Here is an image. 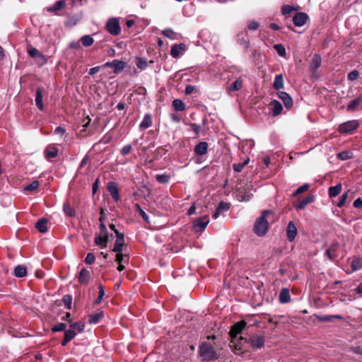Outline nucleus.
<instances>
[{"mask_svg": "<svg viewBox=\"0 0 362 362\" xmlns=\"http://www.w3.org/2000/svg\"><path fill=\"white\" fill-rule=\"evenodd\" d=\"M245 325V321L238 322L231 327L228 333L230 337L229 346L235 354H240L243 352V344L245 340L242 337L238 338V334H240Z\"/></svg>", "mask_w": 362, "mask_h": 362, "instance_id": "obj_1", "label": "nucleus"}, {"mask_svg": "<svg viewBox=\"0 0 362 362\" xmlns=\"http://www.w3.org/2000/svg\"><path fill=\"white\" fill-rule=\"evenodd\" d=\"M269 215H272V212L269 210H265L255 221L253 230L258 236H263L268 231V221L267 218Z\"/></svg>", "mask_w": 362, "mask_h": 362, "instance_id": "obj_2", "label": "nucleus"}, {"mask_svg": "<svg viewBox=\"0 0 362 362\" xmlns=\"http://www.w3.org/2000/svg\"><path fill=\"white\" fill-rule=\"evenodd\" d=\"M199 354L203 361H214L217 359L219 356L213 346L207 342H203L199 346Z\"/></svg>", "mask_w": 362, "mask_h": 362, "instance_id": "obj_3", "label": "nucleus"}, {"mask_svg": "<svg viewBox=\"0 0 362 362\" xmlns=\"http://www.w3.org/2000/svg\"><path fill=\"white\" fill-rule=\"evenodd\" d=\"M106 30L113 36H117L121 33V28L118 18H110L105 24Z\"/></svg>", "mask_w": 362, "mask_h": 362, "instance_id": "obj_4", "label": "nucleus"}, {"mask_svg": "<svg viewBox=\"0 0 362 362\" xmlns=\"http://www.w3.org/2000/svg\"><path fill=\"white\" fill-rule=\"evenodd\" d=\"M209 223L208 216H203L195 218L192 222V228L196 233L203 232Z\"/></svg>", "mask_w": 362, "mask_h": 362, "instance_id": "obj_5", "label": "nucleus"}, {"mask_svg": "<svg viewBox=\"0 0 362 362\" xmlns=\"http://www.w3.org/2000/svg\"><path fill=\"white\" fill-rule=\"evenodd\" d=\"M245 342L246 339H244ZM247 342L253 349H261L264 346L265 339L263 335L254 334L251 336Z\"/></svg>", "mask_w": 362, "mask_h": 362, "instance_id": "obj_6", "label": "nucleus"}, {"mask_svg": "<svg viewBox=\"0 0 362 362\" xmlns=\"http://www.w3.org/2000/svg\"><path fill=\"white\" fill-rule=\"evenodd\" d=\"M359 126L357 120H350L341 124L338 130L341 134H349L356 129Z\"/></svg>", "mask_w": 362, "mask_h": 362, "instance_id": "obj_7", "label": "nucleus"}, {"mask_svg": "<svg viewBox=\"0 0 362 362\" xmlns=\"http://www.w3.org/2000/svg\"><path fill=\"white\" fill-rule=\"evenodd\" d=\"M85 325L83 322H74L69 325V328L65 330V334H71L73 339L78 333L83 332Z\"/></svg>", "mask_w": 362, "mask_h": 362, "instance_id": "obj_8", "label": "nucleus"}, {"mask_svg": "<svg viewBox=\"0 0 362 362\" xmlns=\"http://www.w3.org/2000/svg\"><path fill=\"white\" fill-rule=\"evenodd\" d=\"M104 67H112L113 73L115 74L121 72L126 66V63L123 61L114 59L112 62H107L103 64Z\"/></svg>", "mask_w": 362, "mask_h": 362, "instance_id": "obj_9", "label": "nucleus"}, {"mask_svg": "<svg viewBox=\"0 0 362 362\" xmlns=\"http://www.w3.org/2000/svg\"><path fill=\"white\" fill-rule=\"evenodd\" d=\"M124 235L120 232H116V240L114 243L112 251L116 253L122 252L124 246Z\"/></svg>", "mask_w": 362, "mask_h": 362, "instance_id": "obj_10", "label": "nucleus"}, {"mask_svg": "<svg viewBox=\"0 0 362 362\" xmlns=\"http://www.w3.org/2000/svg\"><path fill=\"white\" fill-rule=\"evenodd\" d=\"M309 19L307 13L304 12L296 13L293 17V24L297 27H301L306 24Z\"/></svg>", "mask_w": 362, "mask_h": 362, "instance_id": "obj_11", "label": "nucleus"}, {"mask_svg": "<svg viewBox=\"0 0 362 362\" xmlns=\"http://www.w3.org/2000/svg\"><path fill=\"white\" fill-rule=\"evenodd\" d=\"M107 189L111 194L112 199L117 202L120 199V194L117 184L115 182H110L107 184Z\"/></svg>", "mask_w": 362, "mask_h": 362, "instance_id": "obj_12", "label": "nucleus"}, {"mask_svg": "<svg viewBox=\"0 0 362 362\" xmlns=\"http://www.w3.org/2000/svg\"><path fill=\"white\" fill-rule=\"evenodd\" d=\"M110 235L99 234L95 235L94 243L96 245L99 246L101 249L105 248L109 241Z\"/></svg>", "mask_w": 362, "mask_h": 362, "instance_id": "obj_13", "label": "nucleus"}, {"mask_svg": "<svg viewBox=\"0 0 362 362\" xmlns=\"http://www.w3.org/2000/svg\"><path fill=\"white\" fill-rule=\"evenodd\" d=\"M208 143L206 141L199 142L194 148V152L197 156H202L206 154L208 151Z\"/></svg>", "mask_w": 362, "mask_h": 362, "instance_id": "obj_14", "label": "nucleus"}, {"mask_svg": "<svg viewBox=\"0 0 362 362\" xmlns=\"http://www.w3.org/2000/svg\"><path fill=\"white\" fill-rule=\"evenodd\" d=\"M297 235V228L293 221H289L286 228L287 239L292 242Z\"/></svg>", "mask_w": 362, "mask_h": 362, "instance_id": "obj_15", "label": "nucleus"}, {"mask_svg": "<svg viewBox=\"0 0 362 362\" xmlns=\"http://www.w3.org/2000/svg\"><path fill=\"white\" fill-rule=\"evenodd\" d=\"M59 150L54 144H50L47 146L45 150V157L46 159H51L56 158L58 155Z\"/></svg>", "mask_w": 362, "mask_h": 362, "instance_id": "obj_16", "label": "nucleus"}, {"mask_svg": "<svg viewBox=\"0 0 362 362\" xmlns=\"http://www.w3.org/2000/svg\"><path fill=\"white\" fill-rule=\"evenodd\" d=\"M78 278L81 284L87 285L89 283V280L90 279V272L86 268L81 269Z\"/></svg>", "mask_w": 362, "mask_h": 362, "instance_id": "obj_17", "label": "nucleus"}, {"mask_svg": "<svg viewBox=\"0 0 362 362\" xmlns=\"http://www.w3.org/2000/svg\"><path fill=\"white\" fill-rule=\"evenodd\" d=\"M271 112L273 116H277L280 115L283 110L282 105L278 100H274L270 104Z\"/></svg>", "mask_w": 362, "mask_h": 362, "instance_id": "obj_18", "label": "nucleus"}, {"mask_svg": "<svg viewBox=\"0 0 362 362\" xmlns=\"http://www.w3.org/2000/svg\"><path fill=\"white\" fill-rule=\"evenodd\" d=\"M42 93H43V88H37L36 89L35 92V105L37 107V108L40 110H43L44 109V105L42 102Z\"/></svg>", "mask_w": 362, "mask_h": 362, "instance_id": "obj_19", "label": "nucleus"}, {"mask_svg": "<svg viewBox=\"0 0 362 362\" xmlns=\"http://www.w3.org/2000/svg\"><path fill=\"white\" fill-rule=\"evenodd\" d=\"M185 50V45L183 43L175 44L172 46L170 54L173 58H177L180 55V51Z\"/></svg>", "mask_w": 362, "mask_h": 362, "instance_id": "obj_20", "label": "nucleus"}, {"mask_svg": "<svg viewBox=\"0 0 362 362\" xmlns=\"http://www.w3.org/2000/svg\"><path fill=\"white\" fill-rule=\"evenodd\" d=\"M28 52L33 58L40 59L42 64H45L47 62L45 57L36 48L30 47L28 49Z\"/></svg>", "mask_w": 362, "mask_h": 362, "instance_id": "obj_21", "label": "nucleus"}, {"mask_svg": "<svg viewBox=\"0 0 362 362\" xmlns=\"http://www.w3.org/2000/svg\"><path fill=\"white\" fill-rule=\"evenodd\" d=\"M278 97L284 102L286 108H290L293 105V100L291 97L286 92H279Z\"/></svg>", "mask_w": 362, "mask_h": 362, "instance_id": "obj_22", "label": "nucleus"}, {"mask_svg": "<svg viewBox=\"0 0 362 362\" xmlns=\"http://www.w3.org/2000/svg\"><path fill=\"white\" fill-rule=\"evenodd\" d=\"M315 197L313 195H309L304 199L300 201L298 204L294 205L297 210L303 209L308 204L313 202Z\"/></svg>", "mask_w": 362, "mask_h": 362, "instance_id": "obj_23", "label": "nucleus"}, {"mask_svg": "<svg viewBox=\"0 0 362 362\" xmlns=\"http://www.w3.org/2000/svg\"><path fill=\"white\" fill-rule=\"evenodd\" d=\"M66 6L64 0H60L55 2V4L47 8V11L50 13L56 12L63 9Z\"/></svg>", "mask_w": 362, "mask_h": 362, "instance_id": "obj_24", "label": "nucleus"}, {"mask_svg": "<svg viewBox=\"0 0 362 362\" xmlns=\"http://www.w3.org/2000/svg\"><path fill=\"white\" fill-rule=\"evenodd\" d=\"M152 125V117L151 114L147 113L144 115L143 120L139 124L141 129H146Z\"/></svg>", "mask_w": 362, "mask_h": 362, "instance_id": "obj_25", "label": "nucleus"}, {"mask_svg": "<svg viewBox=\"0 0 362 362\" xmlns=\"http://www.w3.org/2000/svg\"><path fill=\"white\" fill-rule=\"evenodd\" d=\"M48 223V220L46 218H42L35 224V228L40 233H46L47 231V224Z\"/></svg>", "mask_w": 362, "mask_h": 362, "instance_id": "obj_26", "label": "nucleus"}, {"mask_svg": "<svg viewBox=\"0 0 362 362\" xmlns=\"http://www.w3.org/2000/svg\"><path fill=\"white\" fill-rule=\"evenodd\" d=\"M104 317L103 311H100L98 313L91 314L88 317V322L90 324H97Z\"/></svg>", "mask_w": 362, "mask_h": 362, "instance_id": "obj_27", "label": "nucleus"}, {"mask_svg": "<svg viewBox=\"0 0 362 362\" xmlns=\"http://www.w3.org/2000/svg\"><path fill=\"white\" fill-rule=\"evenodd\" d=\"M13 274L18 278L24 277L27 275L26 267L24 265H18L15 267Z\"/></svg>", "mask_w": 362, "mask_h": 362, "instance_id": "obj_28", "label": "nucleus"}, {"mask_svg": "<svg viewBox=\"0 0 362 362\" xmlns=\"http://www.w3.org/2000/svg\"><path fill=\"white\" fill-rule=\"evenodd\" d=\"M290 293L288 288H284L279 293V301L281 303H287L290 301Z\"/></svg>", "mask_w": 362, "mask_h": 362, "instance_id": "obj_29", "label": "nucleus"}, {"mask_svg": "<svg viewBox=\"0 0 362 362\" xmlns=\"http://www.w3.org/2000/svg\"><path fill=\"white\" fill-rule=\"evenodd\" d=\"M321 65V57L319 54H315L312 59V62L310 64V69L313 72L317 71V69Z\"/></svg>", "mask_w": 362, "mask_h": 362, "instance_id": "obj_30", "label": "nucleus"}, {"mask_svg": "<svg viewBox=\"0 0 362 362\" xmlns=\"http://www.w3.org/2000/svg\"><path fill=\"white\" fill-rule=\"evenodd\" d=\"M351 267L352 272H356L362 269V258L358 257H355L351 263Z\"/></svg>", "mask_w": 362, "mask_h": 362, "instance_id": "obj_31", "label": "nucleus"}, {"mask_svg": "<svg viewBox=\"0 0 362 362\" xmlns=\"http://www.w3.org/2000/svg\"><path fill=\"white\" fill-rule=\"evenodd\" d=\"M341 191V184L339 183L336 185L335 186H332L329 187V197H337Z\"/></svg>", "mask_w": 362, "mask_h": 362, "instance_id": "obj_32", "label": "nucleus"}, {"mask_svg": "<svg viewBox=\"0 0 362 362\" xmlns=\"http://www.w3.org/2000/svg\"><path fill=\"white\" fill-rule=\"evenodd\" d=\"M172 105L175 111H184L186 109L185 103L180 99H175L172 103Z\"/></svg>", "mask_w": 362, "mask_h": 362, "instance_id": "obj_33", "label": "nucleus"}, {"mask_svg": "<svg viewBox=\"0 0 362 362\" xmlns=\"http://www.w3.org/2000/svg\"><path fill=\"white\" fill-rule=\"evenodd\" d=\"M63 211L64 214L69 217H74L76 216L75 209L70 205L69 202L64 203Z\"/></svg>", "mask_w": 362, "mask_h": 362, "instance_id": "obj_34", "label": "nucleus"}, {"mask_svg": "<svg viewBox=\"0 0 362 362\" xmlns=\"http://www.w3.org/2000/svg\"><path fill=\"white\" fill-rule=\"evenodd\" d=\"M80 42L83 46L87 47L91 46L94 43V39L90 35H86L81 37Z\"/></svg>", "mask_w": 362, "mask_h": 362, "instance_id": "obj_35", "label": "nucleus"}, {"mask_svg": "<svg viewBox=\"0 0 362 362\" xmlns=\"http://www.w3.org/2000/svg\"><path fill=\"white\" fill-rule=\"evenodd\" d=\"M284 78L282 74H279L275 76L273 86L275 89L279 90L284 88Z\"/></svg>", "mask_w": 362, "mask_h": 362, "instance_id": "obj_36", "label": "nucleus"}, {"mask_svg": "<svg viewBox=\"0 0 362 362\" xmlns=\"http://www.w3.org/2000/svg\"><path fill=\"white\" fill-rule=\"evenodd\" d=\"M226 209V202L221 201L216 209V211L212 214L214 218H217L221 213Z\"/></svg>", "mask_w": 362, "mask_h": 362, "instance_id": "obj_37", "label": "nucleus"}, {"mask_svg": "<svg viewBox=\"0 0 362 362\" xmlns=\"http://www.w3.org/2000/svg\"><path fill=\"white\" fill-rule=\"evenodd\" d=\"M136 65L139 69L144 70L148 67V62L146 59H144L140 57H136Z\"/></svg>", "mask_w": 362, "mask_h": 362, "instance_id": "obj_38", "label": "nucleus"}, {"mask_svg": "<svg viewBox=\"0 0 362 362\" xmlns=\"http://www.w3.org/2000/svg\"><path fill=\"white\" fill-rule=\"evenodd\" d=\"M243 86V80L239 78L235 81H234L228 88V90L230 91H236L242 88Z\"/></svg>", "mask_w": 362, "mask_h": 362, "instance_id": "obj_39", "label": "nucleus"}, {"mask_svg": "<svg viewBox=\"0 0 362 362\" xmlns=\"http://www.w3.org/2000/svg\"><path fill=\"white\" fill-rule=\"evenodd\" d=\"M98 296L96 300H95V304L98 305L101 303L104 296H105V286L100 284L98 286Z\"/></svg>", "mask_w": 362, "mask_h": 362, "instance_id": "obj_40", "label": "nucleus"}, {"mask_svg": "<svg viewBox=\"0 0 362 362\" xmlns=\"http://www.w3.org/2000/svg\"><path fill=\"white\" fill-rule=\"evenodd\" d=\"M122 252H119V253H116V259L115 261L120 264L122 262L128 263L129 262V255H124L122 253Z\"/></svg>", "mask_w": 362, "mask_h": 362, "instance_id": "obj_41", "label": "nucleus"}, {"mask_svg": "<svg viewBox=\"0 0 362 362\" xmlns=\"http://www.w3.org/2000/svg\"><path fill=\"white\" fill-rule=\"evenodd\" d=\"M170 176L168 174L164 173L161 175H156V180L160 184H167L170 180Z\"/></svg>", "mask_w": 362, "mask_h": 362, "instance_id": "obj_42", "label": "nucleus"}, {"mask_svg": "<svg viewBox=\"0 0 362 362\" xmlns=\"http://www.w3.org/2000/svg\"><path fill=\"white\" fill-rule=\"evenodd\" d=\"M64 307L67 310L71 309L72 296L69 294L64 295L62 298Z\"/></svg>", "mask_w": 362, "mask_h": 362, "instance_id": "obj_43", "label": "nucleus"}, {"mask_svg": "<svg viewBox=\"0 0 362 362\" xmlns=\"http://www.w3.org/2000/svg\"><path fill=\"white\" fill-rule=\"evenodd\" d=\"M362 99L361 98H357L350 102V103L347 106V110L349 111L354 110L361 103Z\"/></svg>", "mask_w": 362, "mask_h": 362, "instance_id": "obj_44", "label": "nucleus"}, {"mask_svg": "<svg viewBox=\"0 0 362 362\" xmlns=\"http://www.w3.org/2000/svg\"><path fill=\"white\" fill-rule=\"evenodd\" d=\"M135 209L141 215L144 221L146 223H149V217L147 214L141 208L139 204H135Z\"/></svg>", "mask_w": 362, "mask_h": 362, "instance_id": "obj_45", "label": "nucleus"}, {"mask_svg": "<svg viewBox=\"0 0 362 362\" xmlns=\"http://www.w3.org/2000/svg\"><path fill=\"white\" fill-rule=\"evenodd\" d=\"M66 324L64 322H59L52 327L51 330L52 332H57L66 330Z\"/></svg>", "mask_w": 362, "mask_h": 362, "instance_id": "obj_46", "label": "nucleus"}, {"mask_svg": "<svg viewBox=\"0 0 362 362\" xmlns=\"http://www.w3.org/2000/svg\"><path fill=\"white\" fill-rule=\"evenodd\" d=\"M224 295L223 294H219L217 298H216L214 303L216 306L221 308V309H223L225 308L224 305Z\"/></svg>", "mask_w": 362, "mask_h": 362, "instance_id": "obj_47", "label": "nucleus"}, {"mask_svg": "<svg viewBox=\"0 0 362 362\" xmlns=\"http://www.w3.org/2000/svg\"><path fill=\"white\" fill-rule=\"evenodd\" d=\"M167 152V150L163 147L160 146L158 147L154 152V158L156 159H158L161 158L163 156H164Z\"/></svg>", "mask_w": 362, "mask_h": 362, "instance_id": "obj_48", "label": "nucleus"}, {"mask_svg": "<svg viewBox=\"0 0 362 362\" xmlns=\"http://www.w3.org/2000/svg\"><path fill=\"white\" fill-rule=\"evenodd\" d=\"M274 48L281 57L286 56V52L284 45L281 44H276L274 45Z\"/></svg>", "mask_w": 362, "mask_h": 362, "instance_id": "obj_49", "label": "nucleus"}, {"mask_svg": "<svg viewBox=\"0 0 362 362\" xmlns=\"http://www.w3.org/2000/svg\"><path fill=\"white\" fill-rule=\"evenodd\" d=\"M250 160L249 158H246L243 163H234L233 168L236 172H240L243 168L248 163Z\"/></svg>", "mask_w": 362, "mask_h": 362, "instance_id": "obj_50", "label": "nucleus"}, {"mask_svg": "<svg viewBox=\"0 0 362 362\" xmlns=\"http://www.w3.org/2000/svg\"><path fill=\"white\" fill-rule=\"evenodd\" d=\"M40 186V182L37 180L33 181L30 185H28L24 187L25 190L27 191H34L37 189Z\"/></svg>", "mask_w": 362, "mask_h": 362, "instance_id": "obj_51", "label": "nucleus"}, {"mask_svg": "<svg viewBox=\"0 0 362 362\" xmlns=\"http://www.w3.org/2000/svg\"><path fill=\"white\" fill-rule=\"evenodd\" d=\"M189 125L191 129L194 132V134H195L194 137H199V132L202 129V127L195 123H190Z\"/></svg>", "mask_w": 362, "mask_h": 362, "instance_id": "obj_52", "label": "nucleus"}, {"mask_svg": "<svg viewBox=\"0 0 362 362\" xmlns=\"http://www.w3.org/2000/svg\"><path fill=\"white\" fill-rule=\"evenodd\" d=\"M325 254L329 259H334L337 257L335 254L334 246L333 245L331 247L327 249L325 251Z\"/></svg>", "mask_w": 362, "mask_h": 362, "instance_id": "obj_53", "label": "nucleus"}, {"mask_svg": "<svg viewBox=\"0 0 362 362\" xmlns=\"http://www.w3.org/2000/svg\"><path fill=\"white\" fill-rule=\"evenodd\" d=\"M162 34L170 39H175V33L170 28L163 30Z\"/></svg>", "mask_w": 362, "mask_h": 362, "instance_id": "obj_54", "label": "nucleus"}, {"mask_svg": "<svg viewBox=\"0 0 362 362\" xmlns=\"http://www.w3.org/2000/svg\"><path fill=\"white\" fill-rule=\"evenodd\" d=\"M309 188V185L308 184H304L303 185H301L300 187H299L296 190V192L293 193V196H297L298 194H301L305 191H307Z\"/></svg>", "mask_w": 362, "mask_h": 362, "instance_id": "obj_55", "label": "nucleus"}, {"mask_svg": "<svg viewBox=\"0 0 362 362\" xmlns=\"http://www.w3.org/2000/svg\"><path fill=\"white\" fill-rule=\"evenodd\" d=\"M95 260V255L91 253V252H88L85 258V263L87 264H92L94 263Z\"/></svg>", "mask_w": 362, "mask_h": 362, "instance_id": "obj_56", "label": "nucleus"}, {"mask_svg": "<svg viewBox=\"0 0 362 362\" xmlns=\"http://www.w3.org/2000/svg\"><path fill=\"white\" fill-rule=\"evenodd\" d=\"M259 24L255 21H250L247 24V28L250 30L255 31L258 29Z\"/></svg>", "mask_w": 362, "mask_h": 362, "instance_id": "obj_57", "label": "nucleus"}, {"mask_svg": "<svg viewBox=\"0 0 362 362\" xmlns=\"http://www.w3.org/2000/svg\"><path fill=\"white\" fill-rule=\"evenodd\" d=\"M316 318L322 322H331L333 320L332 315H316Z\"/></svg>", "mask_w": 362, "mask_h": 362, "instance_id": "obj_58", "label": "nucleus"}, {"mask_svg": "<svg viewBox=\"0 0 362 362\" xmlns=\"http://www.w3.org/2000/svg\"><path fill=\"white\" fill-rule=\"evenodd\" d=\"M132 149V145L131 144H127V145H125L121 150H120V153L123 156H125L127 155H128L131 151Z\"/></svg>", "mask_w": 362, "mask_h": 362, "instance_id": "obj_59", "label": "nucleus"}, {"mask_svg": "<svg viewBox=\"0 0 362 362\" xmlns=\"http://www.w3.org/2000/svg\"><path fill=\"white\" fill-rule=\"evenodd\" d=\"M295 10V8L290 5H284L281 8L283 15H287Z\"/></svg>", "mask_w": 362, "mask_h": 362, "instance_id": "obj_60", "label": "nucleus"}, {"mask_svg": "<svg viewBox=\"0 0 362 362\" xmlns=\"http://www.w3.org/2000/svg\"><path fill=\"white\" fill-rule=\"evenodd\" d=\"M358 77V72L356 70L351 71L347 76V78L349 81H355Z\"/></svg>", "mask_w": 362, "mask_h": 362, "instance_id": "obj_61", "label": "nucleus"}, {"mask_svg": "<svg viewBox=\"0 0 362 362\" xmlns=\"http://www.w3.org/2000/svg\"><path fill=\"white\" fill-rule=\"evenodd\" d=\"M240 201L247 202L250 199L252 194L248 192H245L244 194H240Z\"/></svg>", "mask_w": 362, "mask_h": 362, "instance_id": "obj_62", "label": "nucleus"}, {"mask_svg": "<svg viewBox=\"0 0 362 362\" xmlns=\"http://www.w3.org/2000/svg\"><path fill=\"white\" fill-rule=\"evenodd\" d=\"M348 197V192H345L344 193L341 197V199L339 200V202L337 203V206L338 207H341L344 205L345 204V202L346 200Z\"/></svg>", "mask_w": 362, "mask_h": 362, "instance_id": "obj_63", "label": "nucleus"}, {"mask_svg": "<svg viewBox=\"0 0 362 362\" xmlns=\"http://www.w3.org/2000/svg\"><path fill=\"white\" fill-rule=\"evenodd\" d=\"M71 340H72V339H71V334L64 333V337L63 340L62 341L61 344L62 346H65Z\"/></svg>", "mask_w": 362, "mask_h": 362, "instance_id": "obj_64", "label": "nucleus"}]
</instances>
